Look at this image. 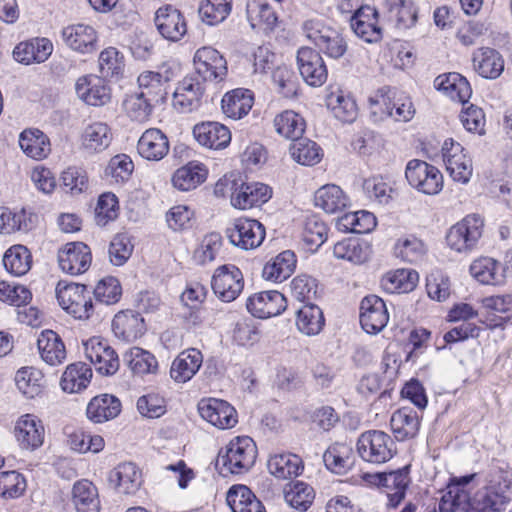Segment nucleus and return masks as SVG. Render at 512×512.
Listing matches in <instances>:
<instances>
[{"label":"nucleus","mask_w":512,"mask_h":512,"mask_svg":"<svg viewBox=\"0 0 512 512\" xmlns=\"http://www.w3.org/2000/svg\"><path fill=\"white\" fill-rule=\"evenodd\" d=\"M390 425L395 438L404 441L417 435L420 420L416 411L409 407H402L392 414Z\"/></svg>","instance_id":"obj_40"},{"label":"nucleus","mask_w":512,"mask_h":512,"mask_svg":"<svg viewBox=\"0 0 512 512\" xmlns=\"http://www.w3.org/2000/svg\"><path fill=\"white\" fill-rule=\"evenodd\" d=\"M484 220L477 214H470L454 224L446 235L448 246L459 253L472 251L483 234Z\"/></svg>","instance_id":"obj_4"},{"label":"nucleus","mask_w":512,"mask_h":512,"mask_svg":"<svg viewBox=\"0 0 512 512\" xmlns=\"http://www.w3.org/2000/svg\"><path fill=\"white\" fill-rule=\"evenodd\" d=\"M357 452L362 460L372 464L386 463L397 452L392 437L380 430L363 432L357 441Z\"/></svg>","instance_id":"obj_3"},{"label":"nucleus","mask_w":512,"mask_h":512,"mask_svg":"<svg viewBox=\"0 0 512 512\" xmlns=\"http://www.w3.org/2000/svg\"><path fill=\"white\" fill-rule=\"evenodd\" d=\"M298 69L304 81L310 86H321L328 72L321 55L309 47H302L297 53Z\"/></svg>","instance_id":"obj_17"},{"label":"nucleus","mask_w":512,"mask_h":512,"mask_svg":"<svg viewBox=\"0 0 512 512\" xmlns=\"http://www.w3.org/2000/svg\"><path fill=\"white\" fill-rule=\"evenodd\" d=\"M226 235L231 244L243 249L252 250L259 247L265 239V227L259 221L248 218H238Z\"/></svg>","instance_id":"obj_9"},{"label":"nucleus","mask_w":512,"mask_h":512,"mask_svg":"<svg viewBox=\"0 0 512 512\" xmlns=\"http://www.w3.org/2000/svg\"><path fill=\"white\" fill-rule=\"evenodd\" d=\"M56 297L59 305L76 319H88L93 313V301L85 285L59 282Z\"/></svg>","instance_id":"obj_5"},{"label":"nucleus","mask_w":512,"mask_h":512,"mask_svg":"<svg viewBox=\"0 0 512 512\" xmlns=\"http://www.w3.org/2000/svg\"><path fill=\"white\" fill-rule=\"evenodd\" d=\"M196 74L204 81L222 80L227 67L223 56L212 47L199 48L194 55Z\"/></svg>","instance_id":"obj_15"},{"label":"nucleus","mask_w":512,"mask_h":512,"mask_svg":"<svg viewBox=\"0 0 512 512\" xmlns=\"http://www.w3.org/2000/svg\"><path fill=\"white\" fill-rule=\"evenodd\" d=\"M419 281L418 273L413 269H397L386 273L381 279V287L390 294L409 293Z\"/></svg>","instance_id":"obj_46"},{"label":"nucleus","mask_w":512,"mask_h":512,"mask_svg":"<svg viewBox=\"0 0 512 512\" xmlns=\"http://www.w3.org/2000/svg\"><path fill=\"white\" fill-rule=\"evenodd\" d=\"M113 139L110 126L101 121H95L86 125L81 133V148L89 153H101L106 150Z\"/></svg>","instance_id":"obj_27"},{"label":"nucleus","mask_w":512,"mask_h":512,"mask_svg":"<svg viewBox=\"0 0 512 512\" xmlns=\"http://www.w3.org/2000/svg\"><path fill=\"white\" fill-rule=\"evenodd\" d=\"M226 501L233 512H266L261 501L245 485H233L227 492Z\"/></svg>","instance_id":"obj_44"},{"label":"nucleus","mask_w":512,"mask_h":512,"mask_svg":"<svg viewBox=\"0 0 512 512\" xmlns=\"http://www.w3.org/2000/svg\"><path fill=\"white\" fill-rule=\"evenodd\" d=\"M72 502L77 512H100L98 489L89 480H79L73 485Z\"/></svg>","instance_id":"obj_43"},{"label":"nucleus","mask_w":512,"mask_h":512,"mask_svg":"<svg viewBox=\"0 0 512 512\" xmlns=\"http://www.w3.org/2000/svg\"><path fill=\"white\" fill-rule=\"evenodd\" d=\"M203 84L194 77H185L173 94V107L181 113H189L200 107L204 94Z\"/></svg>","instance_id":"obj_23"},{"label":"nucleus","mask_w":512,"mask_h":512,"mask_svg":"<svg viewBox=\"0 0 512 512\" xmlns=\"http://www.w3.org/2000/svg\"><path fill=\"white\" fill-rule=\"evenodd\" d=\"M198 411L203 420L221 430L232 429L238 423L236 409L222 399H201L198 403Z\"/></svg>","instance_id":"obj_10"},{"label":"nucleus","mask_w":512,"mask_h":512,"mask_svg":"<svg viewBox=\"0 0 512 512\" xmlns=\"http://www.w3.org/2000/svg\"><path fill=\"white\" fill-rule=\"evenodd\" d=\"M91 378V368L86 363L76 362L66 367L60 385L65 392L78 393L88 386Z\"/></svg>","instance_id":"obj_49"},{"label":"nucleus","mask_w":512,"mask_h":512,"mask_svg":"<svg viewBox=\"0 0 512 512\" xmlns=\"http://www.w3.org/2000/svg\"><path fill=\"white\" fill-rule=\"evenodd\" d=\"M246 306L254 317L265 319L282 313L286 309L287 301L278 291H263L249 297Z\"/></svg>","instance_id":"obj_20"},{"label":"nucleus","mask_w":512,"mask_h":512,"mask_svg":"<svg viewBox=\"0 0 512 512\" xmlns=\"http://www.w3.org/2000/svg\"><path fill=\"white\" fill-rule=\"evenodd\" d=\"M168 137L158 128L145 130L137 142L138 154L148 161H160L169 152Z\"/></svg>","instance_id":"obj_26"},{"label":"nucleus","mask_w":512,"mask_h":512,"mask_svg":"<svg viewBox=\"0 0 512 512\" xmlns=\"http://www.w3.org/2000/svg\"><path fill=\"white\" fill-rule=\"evenodd\" d=\"M389 321V313L385 302L377 295L364 297L360 304V323L370 334L383 330Z\"/></svg>","instance_id":"obj_14"},{"label":"nucleus","mask_w":512,"mask_h":512,"mask_svg":"<svg viewBox=\"0 0 512 512\" xmlns=\"http://www.w3.org/2000/svg\"><path fill=\"white\" fill-rule=\"evenodd\" d=\"M37 216L31 211L21 209L13 211L0 207V233L12 234L17 231H30L36 224Z\"/></svg>","instance_id":"obj_39"},{"label":"nucleus","mask_w":512,"mask_h":512,"mask_svg":"<svg viewBox=\"0 0 512 512\" xmlns=\"http://www.w3.org/2000/svg\"><path fill=\"white\" fill-rule=\"evenodd\" d=\"M68 444L70 448L79 453H98L103 450L105 442L100 435H91L82 430H76L69 434Z\"/></svg>","instance_id":"obj_62"},{"label":"nucleus","mask_w":512,"mask_h":512,"mask_svg":"<svg viewBox=\"0 0 512 512\" xmlns=\"http://www.w3.org/2000/svg\"><path fill=\"white\" fill-rule=\"evenodd\" d=\"M231 10L232 0H202L198 7L201 21L209 26L222 23Z\"/></svg>","instance_id":"obj_56"},{"label":"nucleus","mask_w":512,"mask_h":512,"mask_svg":"<svg viewBox=\"0 0 512 512\" xmlns=\"http://www.w3.org/2000/svg\"><path fill=\"white\" fill-rule=\"evenodd\" d=\"M108 481L117 493L134 495L142 485V473L134 463L124 462L109 472Z\"/></svg>","instance_id":"obj_22"},{"label":"nucleus","mask_w":512,"mask_h":512,"mask_svg":"<svg viewBox=\"0 0 512 512\" xmlns=\"http://www.w3.org/2000/svg\"><path fill=\"white\" fill-rule=\"evenodd\" d=\"M474 70L483 78L496 79L504 70V60L500 53L489 47H482L473 53Z\"/></svg>","instance_id":"obj_34"},{"label":"nucleus","mask_w":512,"mask_h":512,"mask_svg":"<svg viewBox=\"0 0 512 512\" xmlns=\"http://www.w3.org/2000/svg\"><path fill=\"white\" fill-rule=\"evenodd\" d=\"M14 436L21 449L34 451L44 443L45 428L36 415L25 414L17 419Z\"/></svg>","instance_id":"obj_13"},{"label":"nucleus","mask_w":512,"mask_h":512,"mask_svg":"<svg viewBox=\"0 0 512 512\" xmlns=\"http://www.w3.org/2000/svg\"><path fill=\"white\" fill-rule=\"evenodd\" d=\"M314 499L313 488L304 482H295L285 491V501L293 508L306 511Z\"/></svg>","instance_id":"obj_63"},{"label":"nucleus","mask_w":512,"mask_h":512,"mask_svg":"<svg viewBox=\"0 0 512 512\" xmlns=\"http://www.w3.org/2000/svg\"><path fill=\"white\" fill-rule=\"evenodd\" d=\"M408 183L419 192L436 195L443 188V176L435 166L419 160H410L405 169Z\"/></svg>","instance_id":"obj_6"},{"label":"nucleus","mask_w":512,"mask_h":512,"mask_svg":"<svg viewBox=\"0 0 512 512\" xmlns=\"http://www.w3.org/2000/svg\"><path fill=\"white\" fill-rule=\"evenodd\" d=\"M314 204L328 214H336L349 206L350 199L340 186L326 184L316 190Z\"/></svg>","instance_id":"obj_29"},{"label":"nucleus","mask_w":512,"mask_h":512,"mask_svg":"<svg viewBox=\"0 0 512 512\" xmlns=\"http://www.w3.org/2000/svg\"><path fill=\"white\" fill-rule=\"evenodd\" d=\"M15 384L20 393L32 399L43 392L45 387L44 375L34 367H22L16 372Z\"/></svg>","instance_id":"obj_53"},{"label":"nucleus","mask_w":512,"mask_h":512,"mask_svg":"<svg viewBox=\"0 0 512 512\" xmlns=\"http://www.w3.org/2000/svg\"><path fill=\"white\" fill-rule=\"evenodd\" d=\"M274 127L280 136L296 142L301 139L306 122L300 114L292 110H285L275 116Z\"/></svg>","instance_id":"obj_52"},{"label":"nucleus","mask_w":512,"mask_h":512,"mask_svg":"<svg viewBox=\"0 0 512 512\" xmlns=\"http://www.w3.org/2000/svg\"><path fill=\"white\" fill-rule=\"evenodd\" d=\"M193 135L199 144L210 149H223L231 141L229 129L219 122H203L194 126Z\"/></svg>","instance_id":"obj_28"},{"label":"nucleus","mask_w":512,"mask_h":512,"mask_svg":"<svg viewBox=\"0 0 512 512\" xmlns=\"http://www.w3.org/2000/svg\"><path fill=\"white\" fill-rule=\"evenodd\" d=\"M37 346L44 362L56 366L66 359L65 345L60 336L52 330H44L40 333Z\"/></svg>","instance_id":"obj_38"},{"label":"nucleus","mask_w":512,"mask_h":512,"mask_svg":"<svg viewBox=\"0 0 512 512\" xmlns=\"http://www.w3.org/2000/svg\"><path fill=\"white\" fill-rule=\"evenodd\" d=\"M123 361L137 375L155 374L158 371V361L149 351L140 347H132L123 355Z\"/></svg>","instance_id":"obj_54"},{"label":"nucleus","mask_w":512,"mask_h":512,"mask_svg":"<svg viewBox=\"0 0 512 512\" xmlns=\"http://www.w3.org/2000/svg\"><path fill=\"white\" fill-rule=\"evenodd\" d=\"M296 255L285 250L269 260L263 267L262 276L265 280L280 283L288 279L296 268Z\"/></svg>","instance_id":"obj_36"},{"label":"nucleus","mask_w":512,"mask_h":512,"mask_svg":"<svg viewBox=\"0 0 512 512\" xmlns=\"http://www.w3.org/2000/svg\"><path fill=\"white\" fill-rule=\"evenodd\" d=\"M140 94L150 98L154 102H162L166 96L167 79L161 73L144 71L137 79Z\"/></svg>","instance_id":"obj_57"},{"label":"nucleus","mask_w":512,"mask_h":512,"mask_svg":"<svg viewBox=\"0 0 512 512\" xmlns=\"http://www.w3.org/2000/svg\"><path fill=\"white\" fill-rule=\"evenodd\" d=\"M112 330L118 339L133 342L145 333L146 327L140 313L134 310H123L114 316Z\"/></svg>","instance_id":"obj_24"},{"label":"nucleus","mask_w":512,"mask_h":512,"mask_svg":"<svg viewBox=\"0 0 512 512\" xmlns=\"http://www.w3.org/2000/svg\"><path fill=\"white\" fill-rule=\"evenodd\" d=\"M434 87L452 100L462 104L468 102L472 95V89L467 79L455 72L436 77Z\"/></svg>","instance_id":"obj_35"},{"label":"nucleus","mask_w":512,"mask_h":512,"mask_svg":"<svg viewBox=\"0 0 512 512\" xmlns=\"http://www.w3.org/2000/svg\"><path fill=\"white\" fill-rule=\"evenodd\" d=\"M325 466L336 474H344L354 464L353 448L350 444L334 443L323 455Z\"/></svg>","instance_id":"obj_47"},{"label":"nucleus","mask_w":512,"mask_h":512,"mask_svg":"<svg viewBox=\"0 0 512 512\" xmlns=\"http://www.w3.org/2000/svg\"><path fill=\"white\" fill-rule=\"evenodd\" d=\"M325 325L322 310L315 304L305 303L296 313V326L307 336L319 334Z\"/></svg>","instance_id":"obj_48"},{"label":"nucleus","mask_w":512,"mask_h":512,"mask_svg":"<svg viewBox=\"0 0 512 512\" xmlns=\"http://www.w3.org/2000/svg\"><path fill=\"white\" fill-rule=\"evenodd\" d=\"M424 243L414 235L399 238L394 246V253L398 258L409 263L419 261L425 254Z\"/></svg>","instance_id":"obj_61"},{"label":"nucleus","mask_w":512,"mask_h":512,"mask_svg":"<svg viewBox=\"0 0 512 512\" xmlns=\"http://www.w3.org/2000/svg\"><path fill=\"white\" fill-rule=\"evenodd\" d=\"M338 225L344 230L364 234L371 232L376 227L377 221L373 213L361 210L345 214L340 218Z\"/></svg>","instance_id":"obj_59"},{"label":"nucleus","mask_w":512,"mask_h":512,"mask_svg":"<svg viewBox=\"0 0 512 512\" xmlns=\"http://www.w3.org/2000/svg\"><path fill=\"white\" fill-rule=\"evenodd\" d=\"M253 106V95L247 89H234L227 92L221 101L223 113L234 120L241 119Z\"/></svg>","instance_id":"obj_42"},{"label":"nucleus","mask_w":512,"mask_h":512,"mask_svg":"<svg viewBox=\"0 0 512 512\" xmlns=\"http://www.w3.org/2000/svg\"><path fill=\"white\" fill-rule=\"evenodd\" d=\"M474 475L453 478L439 503L440 512H502L510 501L511 474L497 471L490 484L471 498L468 484Z\"/></svg>","instance_id":"obj_1"},{"label":"nucleus","mask_w":512,"mask_h":512,"mask_svg":"<svg viewBox=\"0 0 512 512\" xmlns=\"http://www.w3.org/2000/svg\"><path fill=\"white\" fill-rule=\"evenodd\" d=\"M75 89L78 97L91 106H104L111 99V91L104 77L82 76L77 80Z\"/></svg>","instance_id":"obj_19"},{"label":"nucleus","mask_w":512,"mask_h":512,"mask_svg":"<svg viewBox=\"0 0 512 512\" xmlns=\"http://www.w3.org/2000/svg\"><path fill=\"white\" fill-rule=\"evenodd\" d=\"M290 154L296 162L305 166L319 163L323 156L320 146L307 138L293 142L290 146Z\"/></svg>","instance_id":"obj_58"},{"label":"nucleus","mask_w":512,"mask_h":512,"mask_svg":"<svg viewBox=\"0 0 512 512\" xmlns=\"http://www.w3.org/2000/svg\"><path fill=\"white\" fill-rule=\"evenodd\" d=\"M53 51V44L47 38H35L18 44L13 55L16 61L29 65L45 62Z\"/></svg>","instance_id":"obj_31"},{"label":"nucleus","mask_w":512,"mask_h":512,"mask_svg":"<svg viewBox=\"0 0 512 512\" xmlns=\"http://www.w3.org/2000/svg\"><path fill=\"white\" fill-rule=\"evenodd\" d=\"M267 467L269 472L279 479H289L298 476L303 470L302 460L292 453L271 455Z\"/></svg>","instance_id":"obj_50"},{"label":"nucleus","mask_w":512,"mask_h":512,"mask_svg":"<svg viewBox=\"0 0 512 512\" xmlns=\"http://www.w3.org/2000/svg\"><path fill=\"white\" fill-rule=\"evenodd\" d=\"M155 25L163 38L180 41L187 33V21L183 13L172 5L160 7L155 13Z\"/></svg>","instance_id":"obj_12"},{"label":"nucleus","mask_w":512,"mask_h":512,"mask_svg":"<svg viewBox=\"0 0 512 512\" xmlns=\"http://www.w3.org/2000/svg\"><path fill=\"white\" fill-rule=\"evenodd\" d=\"M211 286L214 294L223 302L234 301L244 288L241 270L233 264L219 266L212 276Z\"/></svg>","instance_id":"obj_8"},{"label":"nucleus","mask_w":512,"mask_h":512,"mask_svg":"<svg viewBox=\"0 0 512 512\" xmlns=\"http://www.w3.org/2000/svg\"><path fill=\"white\" fill-rule=\"evenodd\" d=\"M223 240L219 233H210L203 237L199 246L193 253L196 263L205 265L215 260L222 248Z\"/></svg>","instance_id":"obj_64"},{"label":"nucleus","mask_w":512,"mask_h":512,"mask_svg":"<svg viewBox=\"0 0 512 512\" xmlns=\"http://www.w3.org/2000/svg\"><path fill=\"white\" fill-rule=\"evenodd\" d=\"M377 484L385 489L389 507H397L404 499L410 483L409 469L404 467L389 473L376 474Z\"/></svg>","instance_id":"obj_25"},{"label":"nucleus","mask_w":512,"mask_h":512,"mask_svg":"<svg viewBox=\"0 0 512 512\" xmlns=\"http://www.w3.org/2000/svg\"><path fill=\"white\" fill-rule=\"evenodd\" d=\"M272 196L271 188L260 182L242 183L231 194V204L241 210L266 203Z\"/></svg>","instance_id":"obj_21"},{"label":"nucleus","mask_w":512,"mask_h":512,"mask_svg":"<svg viewBox=\"0 0 512 512\" xmlns=\"http://www.w3.org/2000/svg\"><path fill=\"white\" fill-rule=\"evenodd\" d=\"M120 412V400L110 394L95 396L90 400L86 409L88 419L94 423H103L114 419Z\"/></svg>","instance_id":"obj_37"},{"label":"nucleus","mask_w":512,"mask_h":512,"mask_svg":"<svg viewBox=\"0 0 512 512\" xmlns=\"http://www.w3.org/2000/svg\"><path fill=\"white\" fill-rule=\"evenodd\" d=\"M326 105L333 115L342 122H353L358 115V107L353 97L341 90L331 91L326 97Z\"/></svg>","instance_id":"obj_45"},{"label":"nucleus","mask_w":512,"mask_h":512,"mask_svg":"<svg viewBox=\"0 0 512 512\" xmlns=\"http://www.w3.org/2000/svg\"><path fill=\"white\" fill-rule=\"evenodd\" d=\"M62 37L66 45L74 51L85 54L96 50V31L89 25H70L63 29Z\"/></svg>","instance_id":"obj_30"},{"label":"nucleus","mask_w":512,"mask_h":512,"mask_svg":"<svg viewBox=\"0 0 512 512\" xmlns=\"http://www.w3.org/2000/svg\"><path fill=\"white\" fill-rule=\"evenodd\" d=\"M258 450L249 436H237L229 441L217 459V465L231 474L248 472L255 464Z\"/></svg>","instance_id":"obj_2"},{"label":"nucleus","mask_w":512,"mask_h":512,"mask_svg":"<svg viewBox=\"0 0 512 512\" xmlns=\"http://www.w3.org/2000/svg\"><path fill=\"white\" fill-rule=\"evenodd\" d=\"M3 264L10 274L23 276L31 269L32 256L24 245H13L5 252Z\"/></svg>","instance_id":"obj_55"},{"label":"nucleus","mask_w":512,"mask_h":512,"mask_svg":"<svg viewBox=\"0 0 512 512\" xmlns=\"http://www.w3.org/2000/svg\"><path fill=\"white\" fill-rule=\"evenodd\" d=\"M19 146L27 157L34 160H43L51 152L49 137L38 128L24 129L19 135Z\"/></svg>","instance_id":"obj_32"},{"label":"nucleus","mask_w":512,"mask_h":512,"mask_svg":"<svg viewBox=\"0 0 512 512\" xmlns=\"http://www.w3.org/2000/svg\"><path fill=\"white\" fill-rule=\"evenodd\" d=\"M469 271L481 284L502 285L506 282V267L489 257L474 260Z\"/></svg>","instance_id":"obj_33"},{"label":"nucleus","mask_w":512,"mask_h":512,"mask_svg":"<svg viewBox=\"0 0 512 512\" xmlns=\"http://www.w3.org/2000/svg\"><path fill=\"white\" fill-rule=\"evenodd\" d=\"M394 93L390 90H378L374 95L368 98V107L370 117L374 122H380L387 118H391L393 110Z\"/></svg>","instance_id":"obj_60"},{"label":"nucleus","mask_w":512,"mask_h":512,"mask_svg":"<svg viewBox=\"0 0 512 512\" xmlns=\"http://www.w3.org/2000/svg\"><path fill=\"white\" fill-rule=\"evenodd\" d=\"M442 157L450 177L458 183L466 184L473 174L472 160L465 152L464 147L448 139L442 146Z\"/></svg>","instance_id":"obj_7"},{"label":"nucleus","mask_w":512,"mask_h":512,"mask_svg":"<svg viewBox=\"0 0 512 512\" xmlns=\"http://www.w3.org/2000/svg\"><path fill=\"white\" fill-rule=\"evenodd\" d=\"M370 246L356 238H347L337 242L333 248V254L337 259L359 265L370 257Z\"/></svg>","instance_id":"obj_51"},{"label":"nucleus","mask_w":512,"mask_h":512,"mask_svg":"<svg viewBox=\"0 0 512 512\" xmlns=\"http://www.w3.org/2000/svg\"><path fill=\"white\" fill-rule=\"evenodd\" d=\"M203 364V354L196 348H188L180 352L172 361L169 375L176 384L189 382Z\"/></svg>","instance_id":"obj_18"},{"label":"nucleus","mask_w":512,"mask_h":512,"mask_svg":"<svg viewBox=\"0 0 512 512\" xmlns=\"http://www.w3.org/2000/svg\"><path fill=\"white\" fill-rule=\"evenodd\" d=\"M207 175L208 170L204 164L191 161L174 172L172 183L178 190L190 191L202 184Z\"/></svg>","instance_id":"obj_41"},{"label":"nucleus","mask_w":512,"mask_h":512,"mask_svg":"<svg viewBox=\"0 0 512 512\" xmlns=\"http://www.w3.org/2000/svg\"><path fill=\"white\" fill-rule=\"evenodd\" d=\"M92 256L90 248L83 242L67 243L58 253V262L62 271L79 275L88 270Z\"/></svg>","instance_id":"obj_16"},{"label":"nucleus","mask_w":512,"mask_h":512,"mask_svg":"<svg viewBox=\"0 0 512 512\" xmlns=\"http://www.w3.org/2000/svg\"><path fill=\"white\" fill-rule=\"evenodd\" d=\"M84 351L86 358L100 374L108 376L118 371L120 366L118 354L106 340L92 337L84 343Z\"/></svg>","instance_id":"obj_11"}]
</instances>
